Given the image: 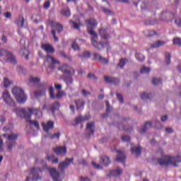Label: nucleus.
Returning a JSON list of instances; mask_svg holds the SVG:
<instances>
[{
	"mask_svg": "<svg viewBox=\"0 0 181 181\" xmlns=\"http://www.w3.org/2000/svg\"><path fill=\"white\" fill-rule=\"evenodd\" d=\"M103 11L105 13H107V14H108V15H113V12H112L111 10H110V9L105 8V7H103Z\"/></svg>",
	"mask_w": 181,
	"mask_h": 181,
	"instance_id": "3c124183",
	"label": "nucleus"
},
{
	"mask_svg": "<svg viewBox=\"0 0 181 181\" xmlns=\"http://www.w3.org/2000/svg\"><path fill=\"white\" fill-rule=\"evenodd\" d=\"M4 18H10L12 16V14L9 12H6L4 13Z\"/></svg>",
	"mask_w": 181,
	"mask_h": 181,
	"instance_id": "69168bd1",
	"label": "nucleus"
},
{
	"mask_svg": "<svg viewBox=\"0 0 181 181\" xmlns=\"http://www.w3.org/2000/svg\"><path fill=\"white\" fill-rule=\"evenodd\" d=\"M76 110H80L82 109V107H84V105L86 104V102L83 101V100H78L75 101Z\"/></svg>",
	"mask_w": 181,
	"mask_h": 181,
	"instance_id": "c85d7f7f",
	"label": "nucleus"
},
{
	"mask_svg": "<svg viewBox=\"0 0 181 181\" xmlns=\"http://www.w3.org/2000/svg\"><path fill=\"white\" fill-rule=\"evenodd\" d=\"M173 43L175 45L181 46V40H180V38H174Z\"/></svg>",
	"mask_w": 181,
	"mask_h": 181,
	"instance_id": "8fccbe9b",
	"label": "nucleus"
},
{
	"mask_svg": "<svg viewBox=\"0 0 181 181\" xmlns=\"http://www.w3.org/2000/svg\"><path fill=\"white\" fill-rule=\"evenodd\" d=\"M20 54L21 56H24V57L28 60L29 59V51L26 48H23L19 51Z\"/></svg>",
	"mask_w": 181,
	"mask_h": 181,
	"instance_id": "2f4dec72",
	"label": "nucleus"
},
{
	"mask_svg": "<svg viewBox=\"0 0 181 181\" xmlns=\"http://www.w3.org/2000/svg\"><path fill=\"white\" fill-rule=\"evenodd\" d=\"M64 92L62 90H58L57 95H55V98L59 99L61 97H63Z\"/></svg>",
	"mask_w": 181,
	"mask_h": 181,
	"instance_id": "09e8293b",
	"label": "nucleus"
},
{
	"mask_svg": "<svg viewBox=\"0 0 181 181\" xmlns=\"http://www.w3.org/2000/svg\"><path fill=\"white\" fill-rule=\"evenodd\" d=\"M50 26H51V28H54L55 30H57L58 33H60L63 32V30H64L63 25H60L58 23L54 22V21L50 22Z\"/></svg>",
	"mask_w": 181,
	"mask_h": 181,
	"instance_id": "a211bd4d",
	"label": "nucleus"
},
{
	"mask_svg": "<svg viewBox=\"0 0 181 181\" xmlns=\"http://www.w3.org/2000/svg\"><path fill=\"white\" fill-rule=\"evenodd\" d=\"M103 165L108 166L111 163L110 158L107 157V156H103L100 158Z\"/></svg>",
	"mask_w": 181,
	"mask_h": 181,
	"instance_id": "a878e982",
	"label": "nucleus"
},
{
	"mask_svg": "<svg viewBox=\"0 0 181 181\" xmlns=\"http://www.w3.org/2000/svg\"><path fill=\"white\" fill-rule=\"evenodd\" d=\"M175 18V14L170 12H163L160 16V18L163 21H172Z\"/></svg>",
	"mask_w": 181,
	"mask_h": 181,
	"instance_id": "9d476101",
	"label": "nucleus"
},
{
	"mask_svg": "<svg viewBox=\"0 0 181 181\" xmlns=\"http://www.w3.org/2000/svg\"><path fill=\"white\" fill-rule=\"evenodd\" d=\"M88 25V33L92 35L91 42L93 47L98 49H103L106 48L107 50L110 49V44L107 42L103 43L102 42H98V33L93 30V28L98 25V22L93 18L87 19L85 21Z\"/></svg>",
	"mask_w": 181,
	"mask_h": 181,
	"instance_id": "f257e3e1",
	"label": "nucleus"
},
{
	"mask_svg": "<svg viewBox=\"0 0 181 181\" xmlns=\"http://www.w3.org/2000/svg\"><path fill=\"white\" fill-rule=\"evenodd\" d=\"M81 94H82V95L86 97L88 95H90L91 94V93L90 92H88L86 89H83L81 91Z\"/></svg>",
	"mask_w": 181,
	"mask_h": 181,
	"instance_id": "6e6d98bb",
	"label": "nucleus"
},
{
	"mask_svg": "<svg viewBox=\"0 0 181 181\" xmlns=\"http://www.w3.org/2000/svg\"><path fill=\"white\" fill-rule=\"evenodd\" d=\"M88 78H90L93 81H97L98 78H96V76L93 74L92 73H89L88 75Z\"/></svg>",
	"mask_w": 181,
	"mask_h": 181,
	"instance_id": "603ef678",
	"label": "nucleus"
},
{
	"mask_svg": "<svg viewBox=\"0 0 181 181\" xmlns=\"http://www.w3.org/2000/svg\"><path fill=\"white\" fill-rule=\"evenodd\" d=\"M54 153L57 154V156H64L67 153V149L64 146H58L53 148Z\"/></svg>",
	"mask_w": 181,
	"mask_h": 181,
	"instance_id": "f8f14e48",
	"label": "nucleus"
},
{
	"mask_svg": "<svg viewBox=\"0 0 181 181\" xmlns=\"http://www.w3.org/2000/svg\"><path fill=\"white\" fill-rule=\"evenodd\" d=\"M90 53L88 52H84V54L82 55V57L85 58V59H88V58H90Z\"/></svg>",
	"mask_w": 181,
	"mask_h": 181,
	"instance_id": "e2e57ef3",
	"label": "nucleus"
},
{
	"mask_svg": "<svg viewBox=\"0 0 181 181\" xmlns=\"http://www.w3.org/2000/svg\"><path fill=\"white\" fill-rule=\"evenodd\" d=\"M40 81V78L31 77L30 78V82L33 83L34 84L39 83Z\"/></svg>",
	"mask_w": 181,
	"mask_h": 181,
	"instance_id": "37998d69",
	"label": "nucleus"
},
{
	"mask_svg": "<svg viewBox=\"0 0 181 181\" xmlns=\"http://www.w3.org/2000/svg\"><path fill=\"white\" fill-rule=\"evenodd\" d=\"M127 62V59L122 58V59L119 60V64H118V66H119L120 69H123L124 66L126 65Z\"/></svg>",
	"mask_w": 181,
	"mask_h": 181,
	"instance_id": "58836bf2",
	"label": "nucleus"
},
{
	"mask_svg": "<svg viewBox=\"0 0 181 181\" xmlns=\"http://www.w3.org/2000/svg\"><path fill=\"white\" fill-rule=\"evenodd\" d=\"M59 107H60V105H59V102H55L54 104L51 105L50 111H51V112H52V115H54L55 111L57 110H59Z\"/></svg>",
	"mask_w": 181,
	"mask_h": 181,
	"instance_id": "c756f323",
	"label": "nucleus"
},
{
	"mask_svg": "<svg viewBox=\"0 0 181 181\" xmlns=\"http://www.w3.org/2000/svg\"><path fill=\"white\" fill-rule=\"evenodd\" d=\"M72 49L75 51H79L80 50V47L78 46V45H77L76 43V41H74L71 45Z\"/></svg>",
	"mask_w": 181,
	"mask_h": 181,
	"instance_id": "de8ad7c7",
	"label": "nucleus"
},
{
	"mask_svg": "<svg viewBox=\"0 0 181 181\" xmlns=\"http://www.w3.org/2000/svg\"><path fill=\"white\" fill-rule=\"evenodd\" d=\"M26 122H29L31 125H34L35 128L40 129V124L36 120H30L29 119H26Z\"/></svg>",
	"mask_w": 181,
	"mask_h": 181,
	"instance_id": "f704fd0d",
	"label": "nucleus"
},
{
	"mask_svg": "<svg viewBox=\"0 0 181 181\" xmlns=\"http://www.w3.org/2000/svg\"><path fill=\"white\" fill-rule=\"evenodd\" d=\"M122 173V170L121 168H116V170H111L109 174L107 175L108 177H117Z\"/></svg>",
	"mask_w": 181,
	"mask_h": 181,
	"instance_id": "aec40b11",
	"label": "nucleus"
},
{
	"mask_svg": "<svg viewBox=\"0 0 181 181\" xmlns=\"http://www.w3.org/2000/svg\"><path fill=\"white\" fill-rule=\"evenodd\" d=\"M99 33H100V35L101 38H103V40H107L110 39V35L107 34V32H106L105 29L101 28L99 30Z\"/></svg>",
	"mask_w": 181,
	"mask_h": 181,
	"instance_id": "cd10ccee",
	"label": "nucleus"
},
{
	"mask_svg": "<svg viewBox=\"0 0 181 181\" xmlns=\"http://www.w3.org/2000/svg\"><path fill=\"white\" fill-rule=\"evenodd\" d=\"M106 106H107V112H110V105L108 101H106Z\"/></svg>",
	"mask_w": 181,
	"mask_h": 181,
	"instance_id": "774afa93",
	"label": "nucleus"
},
{
	"mask_svg": "<svg viewBox=\"0 0 181 181\" xmlns=\"http://www.w3.org/2000/svg\"><path fill=\"white\" fill-rule=\"evenodd\" d=\"M11 84H13V82L9 81L8 78H4V88H8Z\"/></svg>",
	"mask_w": 181,
	"mask_h": 181,
	"instance_id": "c9c22d12",
	"label": "nucleus"
},
{
	"mask_svg": "<svg viewBox=\"0 0 181 181\" xmlns=\"http://www.w3.org/2000/svg\"><path fill=\"white\" fill-rule=\"evenodd\" d=\"M2 98L7 105L13 107H16V104L13 101V98H11V95L8 90L3 92Z\"/></svg>",
	"mask_w": 181,
	"mask_h": 181,
	"instance_id": "0eeeda50",
	"label": "nucleus"
},
{
	"mask_svg": "<svg viewBox=\"0 0 181 181\" xmlns=\"http://www.w3.org/2000/svg\"><path fill=\"white\" fill-rule=\"evenodd\" d=\"M42 127L44 132H48L49 129H52L54 127V122L49 120L47 122V123H42Z\"/></svg>",
	"mask_w": 181,
	"mask_h": 181,
	"instance_id": "dca6fc26",
	"label": "nucleus"
},
{
	"mask_svg": "<svg viewBox=\"0 0 181 181\" xmlns=\"http://www.w3.org/2000/svg\"><path fill=\"white\" fill-rule=\"evenodd\" d=\"M43 172V169L41 168H33L31 169L30 173L33 175V180L37 181L42 179V177L40 175V173Z\"/></svg>",
	"mask_w": 181,
	"mask_h": 181,
	"instance_id": "1a4fd4ad",
	"label": "nucleus"
},
{
	"mask_svg": "<svg viewBox=\"0 0 181 181\" xmlns=\"http://www.w3.org/2000/svg\"><path fill=\"white\" fill-rule=\"evenodd\" d=\"M61 14L66 18H69L71 16L70 9L69 8L62 9L61 11Z\"/></svg>",
	"mask_w": 181,
	"mask_h": 181,
	"instance_id": "72a5a7b5",
	"label": "nucleus"
},
{
	"mask_svg": "<svg viewBox=\"0 0 181 181\" xmlns=\"http://www.w3.org/2000/svg\"><path fill=\"white\" fill-rule=\"evenodd\" d=\"M135 57H136V59H137V60L139 62H142L145 60V57L142 54L136 53Z\"/></svg>",
	"mask_w": 181,
	"mask_h": 181,
	"instance_id": "e433bc0d",
	"label": "nucleus"
},
{
	"mask_svg": "<svg viewBox=\"0 0 181 181\" xmlns=\"http://www.w3.org/2000/svg\"><path fill=\"white\" fill-rule=\"evenodd\" d=\"M132 154H134L136 158H138L139 156H141V148L140 146L132 148L131 150Z\"/></svg>",
	"mask_w": 181,
	"mask_h": 181,
	"instance_id": "bb28decb",
	"label": "nucleus"
},
{
	"mask_svg": "<svg viewBox=\"0 0 181 181\" xmlns=\"http://www.w3.org/2000/svg\"><path fill=\"white\" fill-rule=\"evenodd\" d=\"M151 127H152V123L150 122H146L144 124V127L141 129L139 130V133L140 134H144V133L146 132L147 129L151 128Z\"/></svg>",
	"mask_w": 181,
	"mask_h": 181,
	"instance_id": "7c9ffc66",
	"label": "nucleus"
},
{
	"mask_svg": "<svg viewBox=\"0 0 181 181\" xmlns=\"http://www.w3.org/2000/svg\"><path fill=\"white\" fill-rule=\"evenodd\" d=\"M151 96H152V94H148L146 93H143L141 95H140V97L141 98L142 100L150 99Z\"/></svg>",
	"mask_w": 181,
	"mask_h": 181,
	"instance_id": "ea45409f",
	"label": "nucleus"
},
{
	"mask_svg": "<svg viewBox=\"0 0 181 181\" xmlns=\"http://www.w3.org/2000/svg\"><path fill=\"white\" fill-rule=\"evenodd\" d=\"M175 23L177 25V27L181 28V18L175 19Z\"/></svg>",
	"mask_w": 181,
	"mask_h": 181,
	"instance_id": "680f3d73",
	"label": "nucleus"
},
{
	"mask_svg": "<svg viewBox=\"0 0 181 181\" xmlns=\"http://www.w3.org/2000/svg\"><path fill=\"white\" fill-rule=\"evenodd\" d=\"M90 119V115H86L85 117H82V116H79L78 117H76L75 119V124H74V126H76L78 124H80L81 122H86L87 120H89Z\"/></svg>",
	"mask_w": 181,
	"mask_h": 181,
	"instance_id": "6ab92c4d",
	"label": "nucleus"
},
{
	"mask_svg": "<svg viewBox=\"0 0 181 181\" xmlns=\"http://www.w3.org/2000/svg\"><path fill=\"white\" fill-rule=\"evenodd\" d=\"M165 62L167 65H170L171 63V54H169L168 52H166L165 54Z\"/></svg>",
	"mask_w": 181,
	"mask_h": 181,
	"instance_id": "4c0bfd02",
	"label": "nucleus"
},
{
	"mask_svg": "<svg viewBox=\"0 0 181 181\" xmlns=\"http://www.w3.org/2000/svg\"><path fill=\"white\" fill-rule=\"evenodd\" d=\"M122 141H129L131 140V138L129 136H122Z\"/></svg>",
	"mask_w": 181,
	"mask_h": 181,
	"instance_id": "bf43d9fd",
	"label": "nucleus"
},
{
	"mask_svg": "<svg viewBox=\"0 0 181 181\" xmlns=\"http://www.w3.org/2000/svg\"><path fill=\"white\" fill-rule=\"evenodd\" d=\"M116 96H117V98L118 99V100H119L120 103L123 104L124 103V100H123L122 95L117 93Z\"/></svg>",
	"mask_w": 181,
	"mask_h": 181,
	"instance_id": "864d4df0",
	"label": "nucleus"
},
{
	"mask_svg": "<svg viewBox=\"0 0 181 181\" xmlns=\"http://www.w3.org/2000/svg\"><path fill=\"white\" fill-rule=\"evenodd\" d=\"M50 4H51V3L49 1H46L45 3V4L43 5V8H45V9H48L49 8Z\"/></svg>",
	"mask_w": 181,
	"mask_h": 181,
	"instance_id": "0e129e2a",
	"label": "nucleus"
},
{
	"mask_svg": "<svg viewBox=\"0 0 181 181\" xmlns=\"http://www.w3.org/2000/svg\"><path fill=\"white\" fill-rule=\"evenodd\" d=\"M74 158H66L65 161L59 163V169H60L61 172L63 173L64 171V168H67L70 165L71 163H73Z\"/></svg>",
	"mask_w": 181,
	"mask_h": 181,
	"instance_id": "9b49d317",
	"label": "nucleus"
},
{
	"mask_svg": "<svg viewBox=\"0 0 181 181\" xmlns=\"http://www.w3.org/2000/svg\"><path fill=\"white\" fill-rule=\"evenodd\" d=\"M59 54L60 56L63 57L64 59H69V60H71V57H67V55L64 53V51H60Z\"/></svg>",
	"mask_w": 181,
	"mask_h": 181,
	"instance_id": "13d9d810",
	"label": "nucleus"
},
{
	"mask_svg": "<svg viewBox=\"0 0 181 181\" xmlns=\"http://www.w3.org/2000/svg\"><path fill=\"white\" fill-rule=\"evenodd\" d=\"M146 33H148L146 35V37H153L154 35H157L156 31L154 30H146Z\"/></svg>",
	"mask_w": 181,
	"mask_h": 181,
	"instance_id": "49530a36",
	"label": "nucleus"
},
{
	"mask_svg": "<svg viewBox=\"0 0 181 181\" xmlns=\"http://www.w3.org/2000/svg\"><path fill=\"white\" fill-rule=\"evenodd\" d=\"M49 172L54 181H60V174L57 171L56 168H49Z\"/></svg>",
	"mask_w": 181,
	"mask_h": 181,
	"instance_id": "ddd939ff",
	"label": "nucleus"
},
{
	"mask_svg": "<svg viewBox=\"0 0 181 181\" xmlns=\"http://www.w3.org/2000/svg\"><path fill=\"white\" fill-rule=\"evenodd\" d=\"M49 95L52 99H55L54 88L50 86L49 88Z\"/></svg>",
	"mask_w": 181,
	"mask_h": 181,
	"instance_id": "a19ab883",
	"label": "nucleus"
},
{
	"mask_svg": "<svg viewBox=\"0 0 181 181\" xmlns=\"http://www.w3.org/2000/svg\"><path fill=\"white\" fill-rule=\"evenodd\" d=\"M59 71L64 73L66 75H75L76 71L71 66L68 64H64L62 66L59 67Z\"/></svg>",
	"mask_w": 181,
	"mask_h": 181,
	"instance_id": "6e6552de",
	"label": "nucleus"
},
{
	"mask_svg": "<svg viewBox=\"0 0 181 181\" xmlns=\"http://www.w3.org/2000/svg\"><path fill=\"white\" fill-rule=\"evenodd\" d=\"M73 76L74 75L66 74L64 76V81H65L66 86L73 84Z\"/></svg>",
	"mask_w": 181,
	"mask_h": 181,
	"instance_id": "b1692460",
	"label": "nucleus"
},
{
	"mask_svg": "<svg viewBox=\"0 0 181 181\" xmlns=\"http://www.w3.org/2000/svg\"><path fill=\"white\" fill-rule=\"evenodd\" d=\"M93 59H95V60L100 62V64H107L110 62L109 59H107V58L103 57L99 54H93Z\"/></svg>",
	"mask_w": 181,
	"mask_h": 181,
	"instance_id": "2eb2a0df",
	"label": "nucleus"
},
{
	"mask_svg": "<svg viewBox=\"0 0 181 181\" xmlns=\"http://www.w3.org/2000/svg\"><path fill=\"white\" fill-rule=\"evenodd\" d=\"M165 44V41L158 40L151 45V48H159L160 46H163Z\"/></svg>",
	"mask_w": 181,
	"mask_h": 181,
	"instance_id": "473e14b6",
	"label": "nucleus"
},
{
	"mask_svg": "<svg viewBox=\"0 0 181 181\" xmlns=\"http://www.w3.org/2000/svg\"><path fill=\"white\" fill-rule=\"evenodd\" d=\"M3 137L8 140L6 142L7 149L11 151L13 148L16 146V140L18 139V135L13 133H11V134H4Z\"/></svg>",
	"mask_w": 181,
	"mask_h": 181,
	"instance_id": "39448f33",
	"label": "nucleus"
},
{
	"mask_svg": "<svg viewBox=\"0 0 181 181\" xmlns=\"http://www.w3.org/2000/svg\"><path fill=\"white\" fill-rule=\"evenodd\" d=\"M151 83L153 85L157 86V85L161 84L162 81L160 78H153V80L151 81Z\"/></svg>",
	"mask_w": 181,
	"mask_h": 181,
	"instance_id": "79ce46f5",
	"label": "nucleus"
},
{
	"mask_svg": "<svg viewBox=\"0 0 181 181\" xmlns=\"http://www.w3.org/2000/svg\"><path fill=\"white\" fill-rule=\"evenodd\" d=\"M41 48L43 51H45L46 53H54L55 52L54 47H52L50 44H42Z\"/></svg>",
	"mask_w": 181,
	"mask_h": 181,
	"instance_id": "4468645a",
	"label": "nucleus"
},
{
	"mask_svg": "<svg viewBox=\"0 0 181 181\" xmlns=\"http://www.w3.org/2000/svg\"><path fill=\"white\" fill-rule=\"evenodd\" d=\"M165 132L169 134H172L173 133V129L171 127H167L165 128Z\"/></svg>",
	"mask_w": 181,
	"mask_h": 181,
	"instance_id": "338daca9",
	"label": "nucleus"
},
{
	"mask_svg": "<svg viewBox=\"0 0 181 181\" xmlns=\"http://www.w3.org/2000/svg\"><path fill=\"white\" fill-rule=\"evenodd\" d=\"M4 57V59L6 62H10L12 64H16L17 60L13 54L8 51L0 50V57Z\"/></svg>",
	"mask_w": 181,
	"mask_h": 181,
	"instance_id": "423d86ee",
	"label": "nucleus"
},
{
	"mask_svg": "<svg viewBox=\"0 0 181 181\" xmlns=\"http://www.w3.org/2000/svg\"><path fill=\"white\" fill-rule=\"evenodd\" d=\"M117 153H118V156H117V158L115 159V160L117 162L125 163L126 157H125V156H124L123 152H122L120 151H117Z\"/></svg>",
	"mask_w": 181,
	"mask_h": 181,
	"instance_id": "412c9836",
	"label": "nucleus"
},
{
	"mask_svg": "<svg viewBox=\"0 0 181 181\" xmlns=\"http://www.w3.org/2000/svg\"><path fill=\"white\" fill-rule=\"evenodd\" d=\"M105 81H106L109 84H115L117 85L119 83V79L117 78L110 77L108 76H104Z\"/></svg>",
	"mask_w": 181,
	"mask_h": 181,
	"instance_id": "f3484780",
	"label": "nucleus"
},
{
	"mask_svg": "<svg viewBox=\"0 0 181 181\" xmlns=\"http://www.w3.org/2000/svg\"><path fill=\"white\" fill-rule=\"evenodd\" d=\"M92 165L93 168H95L97 170L102 169V166L98 164H96L95 162L94 161H92Z\"/></svg>",
	"mask_w": 181,
	"mask_h": 181,
	"instance_id": "5fc2aeb1",
	"label": "nucleus"
},
{
	"mask_svg": "<svg viewBox=\"0 0 181 181\" xmlns=\"http://www.w3.org/2000/svg\"><path fill=\"white\" fill-rule=\"evenodd\" d=\"M150 71H151L150 68L146 67V66H144V67L141 68V69H140V73L141 74H148Z\"/></svg>",
	"mask_w": 181,
	"mask_h": 181,
	"instance_id": "a18cd8bd",
	"label": "nucleus"
},
{
	"mask_svg": "<svg viewBox=\"0 0 181 181\" xmlns=\"http://www.w3.org/2000/svg\"><path fill=\"white\" fill-rule=\"evenodd\" d=\"M87 131L89 133V136L94 135V133H95V123L94 122L88 123Z\"/></svg>",
	"mask_w": 181,
	"mask_h": 181,
	"instance_id": "5701e85b",
	"label": "nucleus"
},
{
	"mask_svg": "<svg viewBox=\"0 0 181 181\" xmlns=\"http://www.w3.org/2000/svg\"><path fill=\"white\" fill-rule=\"evenodd\" d=\"M59 136H60V133H54V134L50 136V139H55V138L59 139Z\"/></svg>",
	"mask_w": 181,
	"mask_h": 181,
	"instance_id": "052dcab7",
	"label": "nucleus"
},
{
	"mask_svg": "<svg viewBox=\"0 0 181 181\" xmlns=\"http://www.w3.org/2000/svg\"><path fill=\"white\" fill-rule=\"evenodd\" d=\"M51 33L53 35L54 42L59 41V38L56 36V30H52V31H51Z\"/></svg>",
	"mask_w": 181,
	"mask_h": 181,
	"instance_id": "4d7b16f0",
	"label": "nucleus"
},
{
	"mask_svg": "<svg viewBox=\"0 0 181 181\" xmlns=\"http://www.w3.org/2000/svg\"><path fill=\"white\" fill-rule=\"evenodd\" d=\"M11 92L19 104H24L26 100H28V95L25 94L23 89L18 87H14L12 88Z\"/></svg>",
	"mask_w": 181,
	"mask_h": 181,
	"instance_id": "20e7f679",
	"label": "nucleus"
},
{
	"mask_svg": "<svg viewBox=\"0 0 181 181\" xmlns=\"http://www.w3.org/2000/svg\"><path fill=\"white\" fill-rule=\"evenodd\" d=\"M40 88H41V90H37L34 92L35 97H41L45 94V88L44 85L40 84Z\"/></svg>",
	"mask_w": 181,
	"mask_h": 181,
	"instance_id": "4be33fe9",
	"label": "nucleus"
},
{
	"mask_svg": "<svg viewBox=\"0 0 181 181\" xmlns=\"http://www.w3.org/2000/svg\"><path fill=\"white\" fill-rule=\"evenodd\" d=\"M14 112L17 114L18 117H23L25 119H30L33 115H35V117L37 119L42 117V111L33 107H28L27 109L16 108L14 110Z\"/></svg>",
	"mask_w": 181,
	"mask_h": 181,
	"instance_id": "f03ea898",
	"label": "nucleus"
},
{
	"mask_svg": "<svg viewBox=\"0 0 181 181\" xmlns=\"http://www.w3.org/2000/svg\"><path fill=\"white\" fill-rule=\"evenodd\" d=\"M158 163L161 166H168L170 165H173V167H177V163H181V156H163V158H158Z\"/></svg>",
	"mask_w": 181,
	"mask_h": 181,
	"instance_id": "7ed1b4c3",
	"label": "nucleus"
},
{
	"mask_svg": "<svg viewBox=\"0 0 181 181\" xmlns=\"http://www.w3.org/2000/svg\"><path fill=\"white\" fill-rule=\"evenodd\" d=\"M45 62H51L52 64H59L60 62L59 60H57L54 57L49 56V54L46 56L45 57Z\"/></svg>",
	"mask_w": 181,
	"mask_h": 181,
	"instance_id": "393cba45",
	"label": "nucleus"
},
{
	"mask_svg": "<svg viewBox=\"0 0 181 181\" xmlns=\"http://www.w3.org/2000/svg\"><path fill=\"white\" fill-rule=\"evenodd\" d=\"M70 24H72L74 29L78 30L80 28V24L74 22L71 20L69 21Z\"/></svg>",
	"mask_w": 181,
	"mask_h": 181,
	"instance_id": "c03bdc74",
	"label": "nucleus"
}]
</instances>
